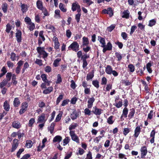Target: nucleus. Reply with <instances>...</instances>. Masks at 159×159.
<instances>
[{"label": "nucleus", "mask_w": 159, "mask_h": 159, "mask_svg": "<svg viewBox=\"0 0 159 159\" xmlns=\"http://www.w3.org/2000/svg\"><path fill=\"white\" fill-rule=\"evenodd\" d=\"M47 119L46 114L44 113H43L38 116L37 123L39 124L38 127L40 129H42L44 126L45 123Z\"/></svg>", "instance_id": "1"}, {"label": "nucleus", "mask_w": 159, "mask_h": 159, "mask_svg": "<svg viewBox=\"0 0 159 159\" xmlns=\"http://www.w3.org/2000/svg\"><path fill=\"white\" fill-rule=\"evenodd\" d=\"M105 72L107 74L110 75L112 74L115 77L118 75V73L115 70H113L111 66L110 65H107L106 67Z\"/></svg>", "instance_id": "2"}, {"label": "nucleus", "mask_w": 159, "mask_h": 159, "mask_svg": "<svg viewBox=\"0 0 159 159\" xmlns=\"http://www.w3.org/2000/svg\"><path fill=\"white\" fill-rule=\"evenodd\" d=\"M79 45L76 42H74L68 47L69 50L77 52L79 50Z\"/></svg>", "instance_id": "3"}, {"label": "nucleus", "mask_w": 159, "mask_h": 159, "mask_svg": "<svg viewBox=\"0 0 159 159\" xmlns=\"http://www.w3.org/2000/svg\"><path fill=\"white\" fill-rule=\"evenodd\" d=\"M28 105L27 102H25L22 103L21 105V108L20 110L19 113L21 115L26 111L28 108Z\"/></svg>", "instance_id": "4"}, {"label": "nucleus", "mask_w": 159, "mask_h": 159, "mask_svg": "<svg viewBox=\"0 0 159 159\" xmlns=\"http://www.w3.org/2000/svg\"><path fill=\"white\" fill-rule=\"evenodd\" d=\"M70 134L72 140L78 143H80V139L79 137L76 135L74 131H70Z\"/></svg>", "instance_id": "5"}, {"label": "nucleus", "mask_w": 159, "mask_h": 159, "mask_svg": "<svg viewBox=\"0 0 159 159\" xmlns=\"http://www.w3.org/2000/svg\"><path fill=\"white\" fill-rule=\"evenodd\" d=\"M19 141L17 139H13L12 144V148L11 149V152H14L17 148L19 145Z\"/></svg>", "instance_id": "6"}, {"label": "nucleus", "mask_w": 159, "mask_h": 159, "mask_svg": "<svg viewBox=\"0 0 159 159\" xmlns=\"http://www.w3.org/2000/svg\"><path fill=\"white\" fill-rule=\"evenodd\" d=\"M140 152L141 157L142 158H145V157L147 155L148 152L146 146H143L140 149Z\"/></svg>", "instance_id": "7"}, {"label": "nucleus", "mask_w": 159, "mask_h": 159, "mask_svg": "<svg viewBox=\"0 0 159 159\" xmlns=\"http://www.w3.org/2000/svg\"><path fill=\"white\" fill-rule=\"evenodd\" d=\"M22 33L20 30H17L16 33V40L18 43H21L22 41L21 38Z\"/></svg>", "instance_id": "8"}, {"label": "nucleus", "mask_w": 159, "mask_h": 159, "mask_svg": "<svg viewBox=\"0 0 159 159\" xmlns=\"http://www.w3.org/2000/svg\"><path fill=\"white\" fill-rule=\"evenodd\" d=\"M115 103L113 105L117 108L121 107L123 105L122 101L121 99H119L116 98L115 100Z\"/></svg>", "instance_id": "9"}, {"label": "nucleus", "mask_w": 159, "mask_h": 159, "mask_svg": "<svg viewBox=\"0 0 159 159\" xmlns=\"http://www.w3.org/2000/svg\"><path fill=\"white\" fill-rule=\"evenodd\" d=\"M141 128L139 126L136 127L134 130V134L133 136L135 139L137 138L141 132Z\"/></svg>", "instance_id": "10"}, {"label": "nucleus", "mask_w": 159, "mask_h": 159, "mask_svg": "<svg viewBox=\"0 0 159 159\" xmlns=\"http://www.w3.org/2000/svg\"><path fill=\"white\" fill-rule=\"evenodd\" d=\"M102 110L95 106L93 107L92 112L96 115H100L102 113Z\"/></svg>", "instance_id": "11"}, {"label": "nucleus", "mask_w": 159, "mask_h": 159, "mask_svg": "<svg viewBox=\"0 0 159 159\" xmlns=\"http://www.w3.org/2000/svg\"><path fill=\"white\" fill-rule=\"evenodd\" d=\"M95 100L94 98L92 97L89 98L88 101L87 107L89 108H91L93 106V103Z\"/></svg>", "instance_id": "12"}, {"label": "nucleus", "mask_w": 159, "mask_h": 159, "mask_svg": "<svg viewBox=\"0 0 159 159\" xmlns=\"http://www.w3.org/2000/svg\"><path fill=\"white\" fill-rule=\"evenodd\" d=\"M79 112L75 110L73 111L72 113L71 114L70 117L72 120H74L79 116Z\"/></svg>", "instance_id": "13"}, {"label": "nucleus", "mask_w": 159, "mask_h": 159, "mask_svg": "<svg viewBox=\"0 0 159 159\" xmlns=\"http://www.w3.org/2000/svg\"><path fill=\"white\" fill-rule=\"evenodd\" d=\"M41 77L43 81L46 83L47 84L48 86L50 85L51 82L50 81H49L47 79V75L45 74H42L41 75Z\"/></svg>", "instance_id": "14"}, {"label": "nucleus", "mask_w": 159, "mask_h": 159, "mask_svg": "<svg viewBox=\"0 0 159 159\" xmlns=\"http://www.w3.org/2000/svg\"><path fill=\"white\" fill-rule=\"evenodd\" d=\"M80 7V6L78 3L77 2H75L72 4L71 9L73 11H74L76 10V9Z\"/></svg>", "instance_id": "15"}, {"label": "nucleus", "mask_w": 159, "mask_h": 159, "mask_svg": "<svg viewBox=\"0 0 159 159\" xmlns=\"http://www.w3.org/2000/svg\"><path fill=\"white\" fill-rule=\"evenodd\" d=\"M12 126L13 127L16 129H18L21 127L20 123L18 121H13L12 123Z\"/></svg>", "instance_id": "16"}, {"label": "nucleus", "mask_w": 159, "mask_h": 159, "mask_svg": "<svg viewBox=\"0 0 159 159\" xmlns=\"http://www.w3.org/2000/svg\"><path fill=\"white\" fill-rule=\"evenodd\" d=\"M98 40L99 41L100 43H101V47H104L106 46V43L105 39L104 38H102L101 36H98Z\"/></svg>", "instance_id": "17"}, {"label": "nucleus", "mask_w": 159, "mask_h": 159, "mask_svg": "<svg viewBox=\"0 0 159 159\" xmlns=\"http://www.w3.org/2000/svg\"><path fill=\"white\" fill-rule=\"evenodd\" d=\"M82 43L83 46H88L89 42L88 38L84 36L82 38Z\"/></svg>", "instance_id": "18"}, {"label": "nucleus", "mask_w": 159, "mask_h": 159, "mask_svg": "<svg viewBox=\"0 0 159 159\" xmlns=\"http://www.w3.org/2000/svg\"><path fill=\"white\" fill-rule=\"evenodd\" d=\"M3 107L4 110L6 111H9L10 108V106L9 104V102L7 100L5 101L3 104Z\"/></svg>", "instance_id": "19"}, {"label": "nucleus", "mask_w": 159, "mask_h": 159, "mask_svg": "<svg viewBox=\"0 0 159 159\" xmlns=\"http://www.w3.org/2000/svg\"><path fill=\"white\" fill-rule=\"evenodd\" d=\"M55 125V123L54 122H52L48 128V130L50 131L51 134H52L53 133V131Z\"/></svg>", "instance_id": "20"}, {"label": "nucleus", "mask_w": 159, "mask_h": 159, "mask_svg": "<svg viewBox=\"0 0 159 159\" xmlns=\"http://www.w3.org/2000/svg\"><path fill=\"white\" fill-rule=\"evenodd\" d=\"M20 102L18 98H15L13 101V105L15 107H18L20 105Z\"/></svg>", "instance_id": "21"}, {"label": "nucleus", "mask_w": 159, "mask_h": 159, "mask_svg": "<svg viewBox=\"0 0 159 159\" xmlns=\"http://www.w3.org/2000/svg\"><path fill=\"white\" fill-rule=\"evenodd\" d=\"M62 138L60 135H57L54 137L53 140V142H60L62 140Z\"/></svg>", "instance_id": "22"}, {"label": "nucleus", "mask_w": 159, "mask_h": 159, "mask_svg": "<svg viewBox=\"0 0 159 159\" xmlns=\"http://www.w3.org/2000/svg\"><path fill=\"white\" fill-rule=\"evenodd\" d=\"M155 132L154 130H152L150 134V137L152 138L150 140V142L151 143H152L154 142L155 135Z\"/></svg>", "instance_id": "23"}, {"label": "nucleus", "mask_w": 159, "mask_h": 159, "mask_svg": "<svg viewBox=\"0 0 159 159\" xmlns=\"http://www.w3.org/2000/svg\"><path fill=\"white\" fill-rule=\"evenodd\" d=\"M123 16L122 17L123 18H128L129 16V12L128 10L124 11L122 13Z\"/></svg>", "instance_id": "24"}, {"label": "nucleus", "mask_w": 159, "mask_h": 159, "mask_svg": "<svg viewBox=\"0 0 159 159\" xmlns=\"http://www.w3.org/2000/svg\"><path fill=\"white\" fill-rule=\"evenodd\" d=\"M53 88L52 87H50L48 89L43 90V93L45 94H48L50 93L53 91Z\"/></svg>", "instance_id": "25"}, {"label": "nucleus", "mask_w": 159, "mask_h": 159, "mask_svg": "<svg viewBox=\"0 0 159 159\" xmlns=\"http://www.w3.org/2000/svg\"><path fill=\"white\" fill-rule=\"evenodd\" d=\"M37 8L40 10L42 9L44 7L43 6V3L42 1L40 0H38L36 3Z\"/></svg>", "instance_id": "26"}, {"label": "nucleus", "mask_w": 159, "mask_h": 159, "mask_svg": "<svg viewBox=\"0 0 159 159\" xmlns=\"http://www.w3.org/2000/svg\"><path fill=\"white\" fill-rule=\"evenodd\" d=\"M128 111V110L127 108H124L123 110L122 114L121 117V118L123 116L126 118L127 117Z\"/></svg>", "instance_id": "27"}, {"label": "nucleus", "mask_w": 159, "mask_h": 159, "mask_svg": "<svg viewBox=\"0 0 159 159\" xmlns=\"http://www.w3.org/2000/svg\"><path fill=\"white\" fill-rule=\"evenodd\" d=\"M135 109L134 108L130 109V112L128 115V117L130 119L132 118L135 113Z\"/></svg>", "instance_id": "28"}, {"label": "nucleus", "mask_w": 159, "mask_h": 159, "mask_svg": "<svg viewBox=\"0 0 159 159\" xmlns=\"http://www.w3.org/2000/svg\"><path fill=\"white\" fill-rule=\"evenodd\" d=\"M45 27L46 29H48L49 30V32H50L51 31H54L55 30L54 27L50 25H46Z\"/></svg>", "instance_id": "29"}, {"label": "nucleus", "mask_w": 159, "mask_h": 159, "mask_svg": "<svg viewBox=\"0 0 159 159\" xmlns=\"http://www.w3.org/2000/svg\"><path fill=\"white\" fill-rule=\"evenodd\" d=\"M36 50L38 53L40 55H41V54L43 52L45 51L44 47H38L37 48Z\"/></svg>", "instance_id": "30"}, {"label": "nucleus", "mask_w": 159, "mask_h": 159, "mask_svg": "<svg viewBox=\"0 0 159 159\" xmlns=\"http://www.w3.org/2000/svg\"><path fill=\"white\" fill-rule=\"evenodd\" d=\"M28 25H29L28 28L30 31H33L35 28V25L33 23L31 22Z\"/></svg>", "instance_id": "31"}, {"label": "nucleus", "mask_w": 159, "mask_h": 159, "mask_svg": "<svg viewBox=\"0 0 159 159\" xmlns=\"http://www.w3.org/2000/svg\"><path fill=\"white\" fill-rule=\"evenodd\" d=\"M94 76V73L93 71L90 72L88 74L87 76V80H88L92 79Z\"/></svg>", "instance_id": "32"}, {"label": "nucleus", "mask_w": 159, "mask_h": 159, "mask_svg": "<svg viewBox=\"0 0 159 159\" xmlns=\"http://www.w3.org/2000/svg\"><path fill=\"white\" fill-rule=\"evenodd\" d=\"M59 8L63 12H66V8H65L64 4L62 3H60L59 5Z\"/></svg>", "instance_id": "33"}, {"label": "nucleus", "mask_w": 159, "mask_h": 159, "mask_svg": "<svg viewBox=\"0 0 159 159\" xmlns=\"http://www.w3.org/2000/svg\"><path fill=\"white\" fill-rule=\"evenodd\" d=\"M113 116H110L107 119V122L109 124L111 125L113 124L114 120H113Z\"/></svg>", "instance_id": "34"}, {"label": "nucleus", "mask_w": 159, "mask_h": 159, "mask_svg": "<svg viewBox=\"0 0 159 159\" xmlns=\"http://www.w3.org/2000/svg\"><path fill=\"white\" fill-rule=\"evenodd\" d=\"M61 60V58H58L55 59L53 62V65L55 67H57L59 65V63L60 61Z\"/></svg>", "instance_id": "35"}, {"label": "nucleus", "mask_w": 159, "mask_h": 159, "mask_svg": "<svg viewBox=\"0 0 159 159\" xmlns=\"http://www.w3.org/2000/svg\"><path fill=\"white\" fill-rule=\"evenodd\" d=\"M62 115V112L61 111H60L59 113L57 116L55 120V121L57 122L59 121L61 118Z\"/></svg>", "instance_id": "36"}, {"label": "nucleus", "mask_w": 159, "mask_h": 159, "mask_svg": "<svg viewBox=\"0 0 159 159\" xmlns=\"http://www.w3.org/2000/svg\"><path fill=\"white\" fill-rule=\"evenodd\" d=\"M21 10L23 13L26 12L27 10V6L24 4H22L21 6Z\"/></svg>", "instance_id": "37"}, {"label": "nucleus", "mask_w": 159, "mask_h": 159, "mask_svg": "<svg viewBox=\"0 0 159 159\" xmlns=\"http://www.w3.org/2000/svg\"><path fill=\"white\" fill-rule=\"evenodd\" d=\"M12 76V74L11 72H8L6 75V78L5 79L8 82L10 81L11 78V77Z\"/></svg>", "instance_id": "38"}, {"label": "nucleus", "mask_w": 159, "mask_h": 159, "mask_svg": "<svg viewBox=\"0 0 159 159\" xmlns=\"http://www.w3.org/2000/svg\"><path fill=\"white\" fill-rule=\"evenodd\" d=\"M8 83V82L5 79H4L3 81L0 83V88L1 89L3 87L6 86Z\"/></svg>", "instance_id": "39"}, {"label": "nucleus", "mask_w": 159, "mask_h": 159, "mask_svg": "<svg viewBox=\"0 0 159 159\" xmlns=\"http://www.w3.org/2000/svg\"><path fill=\"white\" fill-rule=\"evenodd\" d=\"M70 140V139L69 137H66V138L63 140V145H66L69 142Z\"/></svg>", "instance_id": "40"}, {"label": "nucleus", "mask_w": 159, "mask_h": 159, "mask_svg": "<svg viewBox=\"0 0 159 159\" xmlns=\"http://www.w3.org/2000/svg\"><path fill=\"white\" fill-rule=\"evenodd\" d=\"M2 10L4 13L7 12V4L6 3H4L2 6Z\"/></svg>", "instance_id": "41"}, {"label": "nucleus", "mask_w": 159, "mask_h": 159, "mask_svg": "<svg viewBox=\"0 0 159 159\" xmlns=\"http://www.w3.org/2000/svg\"><path fill=\"white\" fill-rule=\"evenodd\" d=\"M16 75L15 74L12 75V82L13 84L16 85L17 84V81L16 80Z\"/></svg>", "instance_id": "42"}, {"label": "nucleus", "mask_w": 159, "mask_h": 159, "mask_svg": "<svg viewBox=\"0 0 159 159\" xmlns=\"http://www.w3.org/2000/svg\"><path fill=\"white\" fill-rule=\"evenodd\" d=\"M78 126V125L77 123H74L71 124L69 127V129L70 131L73 129H74L76 127Z\"/></svg>", "instance_id": "43"}, {"label": "nucleus", "mask_w": 159, "mask_h": 159, "mask_svg": "<svg viewBox=\"0 0 159 159\" xmlns=\"http://www.w3.org/2000/svg\"><path fill=\"white\" fill-rule=\"evenodd\" d=\"M35 122V119L34 118H31L29 121L28 125L30 127H32L33 124Z\"/></svg>", "instance_id": "44"}, {"label": "nucleus", "mask_w": 159, "mask_h": 159, "mask_svg": "<svg viewBox=\"0 0 159 159\" xmlns=\"http://www.w3.org/2000/svg\"><path fill=\"white\" fill-rule=\"evenodd\" d=\"M105 48L108 50V51L111 50L112 49V46L110 42H108L106 45L105 46Z\"/></svg>", "instance_id": "45"}, {"label": "nucleus", "mask_w": 159, "mask_h": 159, "mask_svg": "<svg viewBox=\"0 0 159 159\" xmlns=\"http://www.w3.org/2000/svg\"><path fill=\"white\" fill-rule=\"evenodd\" d=\"M92 84L97 88L99 87V82L97 80H95L93 81Z\"/></svg>", "instance_id": "46"}, {"label": "nucleus", "mask_w": 159, "mask_h": 159, "mask_svg": "<svg viewBox=\"0 0 159 159\" xmlns=\"http://www.w3.org/2000/svg\"><path fill=\"white\" fill-rule=\"evenodd\" d=\"M43 31H40L39 34V37L41 38V39H42V41H44L45 39V37H44V36L43 35Z\"/></svg>", "instance_id": "47"}, {"label": "nucleus", "mask_w": 159, "mask_h": 159, "mask_svg": "<svg viewBox=\"0 0 159 159\" xmlns=\"http://www.w3.org/2000/svg\"><path fill=\"white\" fill-rule=\"evenodd\" d=\"M156 23V21L152 19L151 20H150L149 21V23L148 24V26L150 27H152L154 25H155Z\"/></svg>", "instance_id": "48"}, {"label": "nucleus", "mask_w": 159, "mask_h": 159, "mask_svg": "<svg viewBox=\"0 0 159 159\" xmlns=\"http://www.w3.org/2000/svg\"><path fill=\"white\" fill-rule=\"evenodd\" d=\"M24 151V149L23 148L20 149L16 153L17 157L18 158L20 157V156L21 154Z\"/></svg>", "instance_id": "49"}, {"label": "nucleus", "mask_w": 159, "mask_h": 159, "mask_svg": "<svg viewBox=\"0 0 159 159\" xmlns=\"http://www.w3.org/2000/svg\"><path fill=\"white\" fill-rule=\"evenodd\" d=\"M115 54L116 57L117 58V60L119 61H120L122 58L121 54L118 52H116Z\"/></svg>", "instance_id": "50"}, {"label": "nucleus", "mask_w": 159, "mask_h": 159, "mask_svg": "<svg viewBox=\"0 0 159 159\" xmlns=\"http://www.w3.org/2000/svg\"><path fill=\"white\" fill-rule=\"evenodd\" d=\"M29 66V65L28 63L27 62H26L24 64V67L22 70V73H24L25 71V69L28 68Z\"/></svg>", "instance_id": "51"}, {"label": "nucleus", "mask_w": 159, "mask_h": 159, "mask_svg": "<svg viewBox=\"0 0 159 159\" xmlns=\"http://www.w3.org/2000/svg\"><path fill=\"white\" fill-rule=\"evenodd\" d=\"M44 69V71L47 73H49L52 71L51 67L49 66H46Z\"/></svg>", "instance_id": "52"}, {"label": "nucleus", "mask_w": 159, "mask_h": 159, "mask_svg": "<svg viewBox=\"0 0 159 159\" xmlns=\"http://www.w3.org/2000/svg\"><path fill=\"white\" fill-rule=\"evenodd\" d=\"M130 131V129L128 128H125L124 129L123 133L124 135L126 136Z\"/></svg>", "instance_id": "53"}, {"label": "nucleus", "mask_w": 159, "mask_h": 159, "mask_svg": "<svg viewBox=\"0 0 159 159\" xmlns=\"http://www.w3.org/2000/svg\"><path fill=\"white\" fill-rule=\"evenodd\" d=\"M32 146V142L30 140L27 141L26 143V146L27 148H30Z\"/></svg>", "instance_id": "54"}, {"label": "nucleus", "mask_w": 159, "mask_h": 159, "mask_svg": "<svg viewBox=\"0 0 159 159\" xmlns=\"http://www.w3.org/2000/svg\"><path fill=\"white\" fill-rule=\"evenodd\" d=\"M63 95H60L57 98L56 101V104L58 105L60 102L61 101L62 99Z\"/></svg>", "instance_id": "55"}, {"label": "nucleus", "mask_w": 159, "mask_h": 159, "mask_svg": "<svg viewBox=\"0 0 159 159\" xmlns=\"http://www.w3.org/2000/svg\"><path fill=\"white\" fill-rule=\"evenodd\" d=\"M7 64L8 67L12 69L14 67L13 63L10 61H7Z\"/></svg>", "instance_id": "56"}, {"label": "nucleus", "mask_w": 159, "mask_h": 159, "mask_svg": "<svg viewBox=\"0 0 159 159\" xmlns=\"http://www.w3.org/2000/svg\"><path fill=\"white\" fill-rule=\"evenodd\" d=\"M128 68L129 69L130 71L131 72H133L134 71V67L132 64H129L128 66Z\"/></svg>", "instance_id": "57"}, {"label": "nucleus", "mask_w": 159, "mask_h": 159, "mask_svg": "<svg viewBox=\"0 0 159 159\" xmlns=\"http://www.w3.org/2000/svg\"><path fill=\"white\" fill-rule=\"evenodd\" d=\"M16 54L14 52H11V54L10 58L12 61H14L16 59Z\"/></svg>", "instance_id": "58"}, {"label": "nucleus", "mask_w": 159, "mask_h": 159, "mask_svg": "<svg viewBox=\"0 0 159 159\" xmlns=\"http://www.w3.org/2000/svg\"><path fill=\"white\" fill-rule=\"evenodd\" d=\"M70 102L69 99H66L64 100L62 102L61 106H64L68 104V102Z\"/></svg>", "instance_id": "59"}, {"label": "nucleus", "mask_w": 159, "mask_h": 159, "mask_svg": "<svg viewBox=\"0 0 159 159\" xmlns=\"http://www.w3.org/2000/svg\"><path fill=\"white\" fill-rule=\"evenodd\" d=\"M11 29L10 25L7 24L6 25V31L7 33H9Z\"/></svg>", "instance_id": "60"}, {"label": "nucleus", "mask_w": 159, "mask_h": 159, "mask_svg": "<svg viewBox=\"0 0 159 159\" xmlns=\"http://www.w3.org/2000/svg\"><path fill=\"white\" fill-rule=\"evenodd\" d=\"M84 113L85 115L89 116L91 115V111L89 108H86L84 110Z\"/></svg>", "instance_id": "61"}, {"label": "nucleus", "mask_w": 159, "mask_h": 159, "mask_svg": "<svg viewBox=\"0 0 159 159\" xmlns=\"http://www.w3.org/2000/svg\"><path fill=\"white\" fill-rule=\"evenodd\" d=\"M80 16L81 14L80 13H78L75 15V19L76 20V22L77 23H79L80 21Z\"/></svg>", "instance_id": "62"}, {"label": "nucleus", "mask_w": 159, "mask_h": 159, "mask_svg": "<svg viewBox=\"0 0 159 159\" xmlns=\"http://www.w3.org/2000/svg\"><path fill=\"white\" fill-rule=\"evenodd\" d=\"M35 63L39 66H41L43 65L42 60H41L36 59L35 61Z\"/></svg>", "instance_id": "63"}, {"label": "nucleus", "mask_w": 159, "mask_h": 159, "mask_svg": "<svg viewBox=\"0 0 159 159\" xmlns=\"http://www.w3.org/2000/svg\"><path fill=\"white\" fill-rule=\"evenodd\" d=\"M121 36L125 40H127V35L125 32H122L121 34Z\"/></svg>", "instance_id": "64"}]
</instances>
